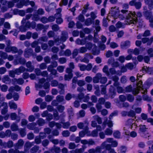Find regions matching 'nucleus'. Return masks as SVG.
Instances as JSON below:
<instances>
[{"label": "nucleus", "mask_w": 153, "mask_h": 153, "mask_svg": "<svg viewBox=\"0 0 153 153\" xmlns=\"http://www.w3.org/2000/svg\"><path fill=\"white\" fill-rule=\"evenodd\" d=\"M122 15L120 14V11L119 8L115 6L114 7H112L110 11L108 14V16L112 17L114 19H117L118 18H120Z\"/></svg>", "instance_id": "obj_1"}, {"label": "nucleus", "mask_w": 153, "mask_h": 153, "mask_svg": "<svg viewBox=\"0 0 153 153\" xmlns=\"http://www.w3.org/2000/svg\"><path fill=\"white\" fill-rule=\"evenodd\" d=\"M0 3L4 5L1 8V10L3 13L7 11L8 8H11L13 5L12 2L7 0H0Z\"/></svg>", "instance_id": "obj_2"}, {"label": "nucleus", "mask_w": 153, "mask_h": 153, "mask_svg": "<svg viewBox=\"0 0 153 153\" xmlns=\"http://www.w3.org/2000/svg\"><path fill=\"white\" fill-rule=\"evenodd\" d=\"M116 88L112 85H111L109 89L108 93L106 94V97H108L111 99L114 98L116 95Z\"/></svg>", "instance_id": "obj_3"}, {"label": "nucleus", "mask_w": 153, "mask_h": 153, "mask_svg": "<svg viewBox=\"0 0 153 153\" xmlns=\"http://www.w3.org/2000/svg\"><path fill=\"white\" fill-rule=\"evenodd\" d=\"M26 62V60L24 58L19 57L14 60L13 63L15 65H17L19 64L24 65L25 64Z\"/></svg>", "instance_id": "obj_4"}, {"label": "nucleus", "mask_w": 153, "mask_h": 153, "mask_svg": "<svg viewBox=\"0 0 153 153\" xmlns=\"http://www.w3.org/2000/svg\"><path fill=\"white\" fill-rule=\"evenodd\" d=\"M30 4L29 1L28 0H20L19 2L16 4L17 8H21L24 5L27 6Z\"/></svg>", "instance_id": "obj_5"}, {"label": "nucleus", "mask_w": 153, "mask_h": 153, "mask_svg": "<svg viewBox=\"0 0 153 153\" xmlns=\"http://www.w3.org/2000/svg\"><path fill=\"white\" fill-rule=\"evenodd\" d=\"M88 126V123L86 122H84V123L80 122L77 124V126L78 128L81 129H85V131L89 129Z\"/></svg>", "instance_id": "obj_6"}, {"label": "nucleus", "mask_w": 153, "mask_h": 153, "mask_svg": "<svg viewBox=\"0 0 153 153\" xmlns=\"http://www.w3.org/2000/svg\"><path fill=\"white\" fill-rule=\"evenodd\" d=\"M131 46V42L129 40H126L124 42H122L120 44V47L121 49L126 50Z\"/></svg>", "instance_id": "obj_7"}, {"label": "nucleus", "mask_w": 153, "mask_h": 153, "mask_svg": "<svg viewBox=\"0 0 153 153\" xmlns=\"http://www.w3.org/2000/svg\"><path fill=\"white\" fill-rule=\"evenodd\" d=\"M33 51L31 48H27L25 50L24 53V56L26 58H29L33 54Z\"/></svg>", "instance_id": "obj_8"}, {"label": "nucleus", "mask_w": 153, "mask_h": 153, "mask_svg": "<svg viewBox=\"0 0 153 153\" xmlns=\"http://www.w3.org/2000/svg\"><path fill=\"white\" fill-rule=\"evenodd\" d=\"M143 15L147 20H150L153 18V15L152 12L146 10L143 12Z\"/></svg>", "instance_id": "obj_9"}, {"label": "nucleus", "mask_w": 153, "mask_h": 153, "mask_svg": "<svg viewBox=\"0 0 153 153\" xmlns=\"http://www.w3.org/2000/svg\"><path fill=\"white\" fill-rule=\"evenodd\" d=\"M26 65L27 68H26V71L30 72H32L34 69V66L32 65V62L30 61H28L26 63Z\"/></svg>", "instance_id": "obj_10"}, {"label": "nucleus", "mask_w": 153, "mask_h": 153, "mask_svg": "<svg viewBox=\"0 0 153 153\" xmlns=\"http://www.w3.org/2000/svg\"><path fill=\"white\" fill-rule=\"evenodd\" d=\"M68 38V35L67 32L65 31H62L60 37V41L64 42L67 40Z\"/></svg>", "instance_id": "obj_11"}, {"label": "nucleus", "mask_w": 153, "mask_h": 153, "mask_svg": "<svg viewBox=\"0 0 153 153\" xmlns=\"http://www.w3.org/2000/svg\"><path fill=\"white\" fill-rule=\"evenodd\" d=\"M26 70L25 67L21 66L19 68L15 69L14 71L16 75H19L21 73L26 71Z\"/></svg>", "instance_id": "obj_12"}, {"label": "nucleus", "mask_w": 153, "mask_h": 153, "mask_svg": "<svg viewBox=\"0 0 153 153\" xmlns=\"http://www.w3.org/2000/svg\"><path fill=\"white\" fill-rule=\"evenodd\" d=\"M4 106L3 108L2 109L1 111V113L2 115H4L7 113L8 111V106L7 104L5 102H4L1 104V105H0V108L1 106Z\"/></svg>", "instance_id": "obj_13"}, {"label": "nucleus", "mask_w": 153, "mask_h": 153, "mask_svg": "<svg viewBox=\"0 0 153 153\" xmlns=\"http://www.w3.org/2000/svg\"><path fill=\"white\" fill-rule=\"evenodd\" d=\"M1 80L3 82L6 84H10L11 83V79L8 75L4 76Z\"/></svg>", "instance_id": "obj_14"}, {"label": "nucleus", "mask_w": 153, "mask_h": 153, "mask_svg": "<svg viewBox=\"0 0 153 153\" xmlns=\"http://www.w3.org/2000/svg\"><path fill=\"white\" fill-rule=\"evenodd\" d=\"M54 16L56 19V22L57 24H60L63 22V20L61 18V14L60 13H56Z\"/></svg>", "instance_id": "obj_15"}, {"label": "nucleus", "mask_w": 153, "mask_h": 153, "mask_svg": "<svg viewBox=\"0 0 153 153\" xmlns=\"http://www.w3.org/2000/svg\"><path fill=\"white\" fill-rule=\"evenodd\" d=\"M101 40L102 42L98 43V44L100 48L103 50L105 48V45L104 43L105 42V37L104 36H102Z\"/></svg>", "instance_id": "obj_16"}, {"label": "nucleus", "mask_w": 153, "mask_h": 153, "mask_svg": "<svg viewBox=\"0 0 153 153\" xmlns=\"http://www.w3.org/2000/svg\"><path fill=\"white\" fill-rule=\"evenodd\" d=\"M120 83L114 85L117 89L116 91L119 94H121L124 93V89H123L122 87L120 86Z\"/></svg>", "instance_id": "obj_17"}, {"label": "nucleus", "mask_w": 153, "mask_h": 153, "mask_svg": "<svg viewBox=\"0 0 153 153\" xmlns=\"http://www.w3.org/2000/svg\"><path fill=\"white\" fill-rule=\"evenodd\" d=\"M102 75L100 73H98L96 76L94 77L93 79V82L94 83H98L99 81V80L101 78Z\"/></svg>", "instance_id": "obj_18"}, {"label": "nucleus", "mask_w": 153, "mask_h": 153, "mask_svg": "<svg viewBox=\"0 0 153 153\" xmlns=\"http://www.w3.org/2000/svg\"><path fill=\"white\" fill-rule=\"evenodd\" d=\"M76 43L79 45H84L86 42V38H84L82 39H78L76 41Z\"/></svg>", "instance_id": "obj_19"}, {"label": "nucleus", "mask_w": 153, "mask_h": 153, "mask_svg": "<svg viewBox=\"0 0 153 153\" xmlns=\"http://www.w3.org/2000/svg\"><path fill=\"white\" fill-rule=\"evenodd\" d=\"M24 143V141L22 139H20L16 144L15 146L17 149H20L23 146Z\"/></svg>", "instance_id": "obj_20"}, {"label": "nucleus", "mask_w": 153, "mask_h": 153, "mask_svg": "<svg viewBox=\"0 0 153 153\" xmlns=\"http://www.w3.org/2000/svg\"><path fill=\"white\" fill-rule=\"evenodd\" d=\"M145 1L148 5L149 9L152 10L153 9V0H145Z\"/></svg>", "instance_id": "obj_21"}, {"label": "nucleus", "mask_w": 153, "mask_h": 153, "mask_svg": "<svg viewBox=\"0 0 153 153\" xmlns=\"http://www.w3.org/2000/svg\"><path fill=\"white\" fill-rule=\"evenodd\" d=\"M36 123L39 126H42L45 123V121L43 119L39 118L37 120Z\"/></svg>", "instance_id": "obj_22"}, {"label": "nucleus", "mask_w": 153, "mask_h": 153, "mask_svg": "<svg viewBox=\"0 0 153 153\" xmlns=\"http://www.w3.org/2000/svg\"><path fill=\"white\" fill-rule=\"evenodd\" d=\"M92 52L94 55H98L100 51L97 49V47L94 44L93 45L92 47Z\"/></svg>", "instance_id": "obj_23"}, {"label": "nucleus", "mask_w": 153, "mask_h": 153, "mask_svg": "<svg viewBox=\"0 0 153 153\" xmlns=\"http://www.w3.org/2000/svg\"><path fill=\"white\" fill-rule=\"evenodd\" d=\"M10 128L12 131H16L19 130V127L17 124L15 123H13L11 125Z\"/></svg>", "instance_id": "obj_24"}, {"label": "nucleus", "mask_w": 153, "mask_h": 153, "mask_svg": "<svg viewBox=\"0 0 153 153\" xmlns=\"http://www.w3.org/2000/svg\"><path fill=\"white\" fill-rule=\"evenodd\" d=\"M36 125V123L33 122L28 124L27 125V127L28 129L30 130H33Z\"/></svg>", "instance_id": "obj_25"}, {"label": "nucleus", "mask_w": 153, "mask_h": 153, "mask_svg": "<svg viewBox=\"0 0 153 153\" xmlns=\"http://www.w3.org/2000/svg\"><path fill=\"white\" fill-rule=\"evenodd\" d=\"M51 151L52 152L59 153L61 152V149L60 147L54 146L51 149Z\"/></svg>", "instance_id": "obj_26"}, {"label": "nucleus", "mask_w": 153, "mask_h": 153, "mask_svg": "<svg viewBox=\"0 0 153 153\" xmlns=\"http://www.w3.org/2000/svg\"><path fill=\"white\" fill-rule=\"evenodd\" d=\"M134 99V97L132 95L128 94L126 95V100L130 102H133Z\"/></svg>", "instance_id": "obj_27"}, {"label": "nucleus", "mask_w": 153, "mask_h": 153, "mask_svg": "<svg viewBox=\"0 0 153 153\" xmlns=\"http://www.w3.org/2000/svg\"><path fill=\"white\" fill-rule=\"evenodd\" d=\"M107 125L108 128H111L113 126L112 121L110 120H108V118L106 117V126Z\"/></svg>", "instance_id": "obj_28"}, {"label": "nucleus", "mask_w": 153, "mask_h": 153, "mask_svg": "<svg viewBox=\"0 0 153 153\" xmlns=\"http://www.w3.org/2000/svg\"><path fill=\"white\" fill-rule=\"evenodd\" d=\"M143 71H145V72L149 74H151L152 73V69L151 68L146 66H144L142 68Z\"/></svg>", "instance_id": "obj_29"}, {"label": "nucleus", "mask_w": 153, "mask_h": 153, "mask_svg": "<svg viewBox=\"0 0 153 153\" xmlns=\"http://www.w3.org/2000/svg\"><path fill=\"white\" fill-rule=\"evenodd\" d=\"M39 146L36 145L30 149V151L31 153H35L39 149Z\"/></svg>", "instance_id": "obj_30"}, {"label": "nucleus", "mask_w": 153, "mask_h": 153, "mask_svg": "<svg viewBox=\"0 0 153 153\" xmlns=\"http://www.w3.org/2000/svg\"><path fill=\"white\" fill-rule=\"evenodd\" d=\"M9 106L11 109L16 110L17 108V105L13 102L10 101L9 103Z\"/></svg>", "instance_id": "obj_31"}, {"label": "nucleus", "mask_w": 153, "mask_h": 153, "mask_svg": "<svg viewBox=\"0 0 153 153\" xmlns=\"http://www.w3.org/2000/svg\"><path fill=\"white\" fill-rule=\"evenodd\" d=\"M133 88L131 85H130L127 86L124 89V93L125 92L130 93L132 91Z\"/></svg>", "instance_id": "obj_32"}, {"label": "nucleus", "mask_w": 153, "mask_h": 153, "mask_svg": "<svg viewBox=\"0 0 153 153\" xmlns=\"http://www.w3.org/2000/svg\"><path fill=\"white\" fill-rule=\"evenodd\" d=\"M32 16V14H29L26 15L25 18H23L21 21V23L22 25H24L26 22V20L29 19Z\"/></svg>", "instance_id": "obj_33"}, {"label": "nucleus", "mask_w": 153, "mask_h": 153, "mask_svg": "<svg viewBox=\"0 0 153 153\" xmlns=\"http://www.w3.org/2000/svg\"><path fill=\"white\" fill-rule=\"evenodd\" d=\"M62 127L65 129H68L71 125L70 122L68 121L66 122H62Z\"/></svg>", "instance_id": "obj_34"}, {"label": "nucleus", "mask_w": 153, "mask_h": 153, "mask_svg": "<svg viewBox=\"0 0 153 153\" xmlns=\"http://www.w3.org/2000/svg\"><path fill=\"white\" fill-rule=\"evenodd\" d=\"M48 39V38L46 36H43L39 38L38 39V41L39 43H41L42 42H47Z\"/></svg>", "instance_id": "obj_35"}, {"label": "nucleus", "mask_w": 153, "mask_h": 153, "mask_svg": "<svg viewBox=\"0 0 153 153\" xmlns=\"http://www.w3.org/2000/svg\"><path fill=\"white\" fill-rule=\"evenodd\" d=\"M114 137L116 138H120L121 135V133L120 131L118 130H116L113 133Z\"/></svg>", "instance_id": "obj_36"}, {"label": "nucleus", "mask_w": 153, "mask_h": 153, "mask_svg": "<svg viewBox=\"0 0 153 153\" xmlns=\"http://www.w3.org/2000/svg\"><path fill=\"white\" fill-rule=\"evenodd\" d=\"M88 132V130H87L86 131H85V129L80 131L79 133V136L80 137H84L85 134H87Z\"/></svg>", "instance_id": "obj_37"}, {"label": "nucleus", "mask_w": 153, "mask_h": 153, "mask_svg": "<svg viewBox=\"0 0 153 153\" xmlns=\"http://www.w3.org/2000/svg\"><path fill=\"white\" fill-rule=\"evenodd\" d=\"M8 56L7 54L2 51H0V56L4 59H7Z\"/></svg>", "instance_id": "obj_38"}, {"label": "nucleus", "mask_w": 153, "mask_h": 153, "mask_svg": "<svg viewBox=\"0 0 153 153\" xmlns=\"http://www.w3.org/2000/svg\"><path fill=\"white\" fill-rule=\"evenodd\" d=\"M11 131L9 129L7 130L5 132H4V136L3 138H5L6 137H10L11 136L12 134Z\"/></svg>", "instance_id": "obj_39"}, {"label": "nucleus", "mask_w": 153, "mask_h": 153, "mask_svg": "<svg viewBox=\"0 0 153 153\" xmlns=\"http://www.w3.org/2000/svg\"><path fill=\"white\" fill-rule=\"evenodd\" d=\"M147 129L145 125H140V126L139 130L141 132H145L146 131Z\"/></svg>", "instance_id": "obj_40"}, {"label": "nucleus", "mask_w": 153, "mask_h": 153, "mask_svg": "<svg viewBox=\"0 0 153 153\" xmlns=\"http://www.w3.org/2000/svg\"><path fill=\"white\" fill-rule=\"evenodd\" d=\"M13 80L14 82H17V83L19 85H22L24 82V80L22 78H20L18 79L14 78Z\"/></svg>", "instance_id": "obj_41"}, {"label": "nucleus", "mask_w": 153, "mask_h": 153, "mask_svg": "<svg viewBox=\"0 0 153 153\" xmlns=\"http://www.w3.org/2000/svg\"><path fill=\"white\" fill-rule=\"evenodd\" d=\"M83 152L82 149H76L74 150L70 151V153H82Z\"/></svg>", "instance_id": "obj_42"}, {"label": "nucleus", "mask_w": 153, "mask_h": 153, "mask_svg": "<svg viewBox=\"0 0 153 153\" xmlns=\"http://www.w3.org/2000/svg\"><path fill=\"white\" fill-rule=\"evenodd\" d=\"M119 79L118 77L116 75H115L112 77V79L114 82L113 84L114 85H117V84L120 83L118 82Z\"/></svg>", "instance_id": "obj_43"}, {"label": "nucleus", "mask_w": 153, "mask_h": 153, "mask_svg": "<svg viewBox=\"0 0 153 153\" xmlns=\"http://www.w3.org/2000/svg\"><path fill=\"white\" fill-rule=\"evenodd\" d=\"M19 133L22 137H24L26 134V130L25 128H21L19 129Z\"/></svg>", "instance_id": "obj_44"}, {"label": "nucleus", "mask_w": 153, "mask_h": 153, "mask_svg": "<svg viewBox=\"0 0 153 153\" xmlns=\"http://www.w3.org/2000/svg\"><path fill=\"white\" fill-rule=\"evenodd\" d=\"M136 115L135 112L133 110H130L128 112V116L129 117H134Z\"/></svg>", "instance_id": "obj_45"}, {"label": "nucleus", "mask_w": 153, "mask_h": 153, "mask_svg": "<svg viewBox=\"0 0 153 153\" xmlns=\"http://www.w3.org/2000/svg\"><path fill=\"white\" fill-rule=\"evenodd\" d=\"M73 77V74H65L64 76V79L65 80L69 81L71 80Z\"/></svg>", "instance_id": "obj_46"}, {"label": "nucleus", "mask_w": 153, "mask_h": 153, "mask_svg": "<svg viewBox=\"0 0 153 153\" xmlns=\"http://www.w3.org/2000/svg\"><path fill=\"white\" fill-rule=\"evenodd\" d=\"M76 144L74 143L71 142L69 144L68 148L70 149H73L77 147Z\"/></svg>", "instance_id": "obj_47"}, {"label": "nucleus", "mask_w": 153, "mask_h": 153, "mask_svg": "<svg viewBox=\"0 0 153 153\" xmlns=\"http://www.w3.org/2000/svg\"><path fill=\"white\" fill-rule=\"evenodd\" d=\"M0 88L2 91L6 92L7 91L8 87L6 85L4 84L1 85Z\"/></svg>", "instance_id": "obj_48"}, {"label": "nucleus", "mask_w": 153, "mask_h": 153, "mask_svg": "<svg viewBox=\"0 0 153 153\" xmlns=\"http://www.w3.org/2000/svg\"><path fill=\"white\" fill-rule=\"evenodd\" d=\"M62 134L63 137H67L70 136V133L68 130H65L62 132Z\"/></svg>", "instance_id": "obj_49"}, {"label": "nucleus", "mask_w": 153, "mask_h": 153, "mask_svg": "<svg viewBox=\"0 0 153 153\" xmlns=\"http://www.w3.org/2000/svg\"><path fill=\"white\" fill-rule=\"evenodd\" d=\"M86 44V47L87 48V49H88L89 50H91L92 48L93 45L91 42H88Z\"/></svg>", "instance_id": "obj_50"}, {"label": "nucleus", "mask_w": 153, "mask_h": 153, "mask_svg": "<svg viewBox=\"0 0 153 153\" xmlns=\"http://www.w3.org/2000/svg\"><path fill=\"white\" fill-rule=\"evenodd\" d=\"M87 50L86 48L85 47H82L78 50L79 53H84L87 51Z\"/></svg>", "instance_id": "obj_51"}, {"label": "nucleus", "mask_w": 153, "mask_h": 153, "mask_svg": "<svg viewBox=\"0 0 153 153\" xmlns=\"http://www.w3.org/2000/svg\"><path fill=\"white\" fill-rule=\"evenodd\" d=\"M113 133L112 128H107L106 129V135H111Z\"/></svg>", "instance_id": "obj_52"}, {"label": "nucleus", "mask_w": 153, "mask_h": 153, "mask_svg": "<svg viewBox=\"0 0 153 153\" xmlns=\"http://www.w3.org/2000/svg\"><path fill=\"white\" fill-rule=\"evenodd\" d=\"M56 99L57 101L59 102H62L64 100V97L59 95L56 97Z\"/></svg>", "instance_id": "obj_53"}, {"label": "nucleus", "mask_w": 153, "mask_h": 153, "mask_svg": "<svg viewBox=\"0 0 153 153\" xmlns=\"http://www.w3.org/2000/svg\"><path fill=\"white\" fill-rule=\"evenodd\" d=\"M153 49L152 48H150L147 51V52L148 54L150 57H153Z\"/></svg>", "instance_id": "obj_54"}, {"label": "nucleus", "mask_w": 153, "mask_h": 153, "mask_svg": "<svg viewBox=\"0 0 153 153\" xmlns=\"http://www.w3.org/2000/svg\"><path fill=\"white\" fill-rule=\"evenodd\" d=\"M119 99L121 102H124L126 100V96L124 95H121L119 97Z\"/></svg>", "instance_id": "obj_55"}, {"label": "nucleus", "mask_w": 153, "mask_h": 153, "mask_svg": "<svg viewBox=\"0 0 153 153\" xmlns=\"http://www.w3.org/2000/svg\"><path fill=\"white\" fill-rule=\"evenodd\" d=\"M140 117L141 119L144 120H147V121L148 118L147 114L143 113H141Z\"/></svg>", "instance_id": "obj_56"}, {"label": "nucleus", "mask_w": 153, "mask_h": 153, "mask_svg": "<svg viewBox=\"0 0 153 153\" xmlns=\"http://www.w3.org/2000/svg\"><path fill=\"white\" fill-rule=\"evenodd\" d=\"M44 26L41 24H38L37 25L36 30L37 31H38L44 28Z\"/></svg>", "instance_id": "obj_57"}, {"label": "nucleus", "mask_w": 153, "mask_h": 153, "mask_svg": "<svg viewBox=\"0 0 153 153\" xmlns=\"http://www.w3.org/2000/svg\"><path fill=\"white\" fill-rule=\"evenodd\" d=\"M51 85L52 87H56L58 85V82L56 80H53L51 82Z\"/></svg>", "instance_id": "obj_58"}, {"label": "nucleus", "mask_w": 153, "mask_h": 153, "mask_svg": "<svg viewBox=\"0 0 153 153\" xmlns=\"http://www.w3.org/2000/svg\"><path fill=\"white\" fill-rule=\"evenodd\" d=\"M94 119L97 120L98 124H100L102 123V120L100 117H99L98 116L96 115L93 117Z\"/></svg>", "instance_id": "obj_59"}, {"label": "nucleus", "mask_w": 153, "mask_h": 153, "mask_svg": "<svg viewBox=\"0 0 153 153\" xmlns=\"http://www.w3.org/2000/svg\"><path fill=\"white\" fill-rule=\"evenodd\" d=\"M78 50L77 49H75L73 51L72 53L73 58H75L78 54Z\"/></svg>", "instance_id": "obj_60"}, {"label": "nucleus", "mask_w": 153, "mask_h": 153, "mask_svg": "<svg viewBox=\"0 0 153 153\" xmlns=\"http://www.w3.org/2000/svg\"><path fill=\"white\" fill-rule=\"evenodd\" d=\"M66 59L65 57H61L59 59V62L61 64H63L66 63Z\"/></svg>", "instance_id": "obj_61"}, {"label": "nucleus", "mask_w": 153, "mask_h": 153, "mask_svg": "<svg viewBox=\"0 0 153 153\" xmlns=\"http://www.w3.org/2000/svg\"><path fill=\"white\" fill-rule=\"evenodd\" d=\"M78 66L80 68V70L82 71H84L86 70V65H85L79 64Z\"/></svg>", "instance_id": "obj_62"}, {"label": "nucleus", "mask_w": 153, "mask_h": 153, "mask_svg": "<svg viewBox=\"0 0 153 153\" xmlns=\"http://www.w3.org/2000/svg\"><path fill=\"white\" fill-rule=\"evenodd\" d=\"M10 117L12 120H15L16 119L17 117V114L15 113H11L10 114Z\"/></svg>", "instance_id": "obj_63"}, {"label": "nucleus", "mask_w": 153, "mask_h": 153, "mask_svg": "<svg viewBox=\"0 0 153 153\" xmlns=\"http://www.w3.org/2000/svg\"><path fill=\"white\" fill-rule=\"evenodd\" d=\"M41 139L38 136H36L35 139V142L37 144H40L41 142Z\"/></svg>", "instance_id": "obj_64"}]
</instances>
